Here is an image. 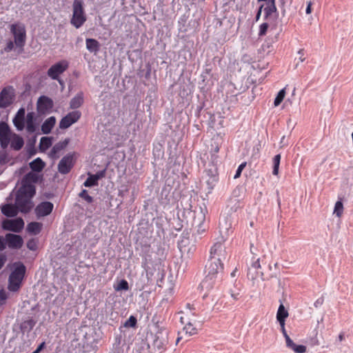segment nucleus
Returning a JSON list of instances; mask_svg holds the SVG:
<instances>
[{"mask_svg": "<svg viewBox=\"0 0 353 353\" xmlns=\"http://www.w3.org/2000/svg\"><path fill=\"white\" fill-rule=\"evenodd\" d=\"M36 192L35 190L30 186L20 187L18 190L15 204L19 210V212L26 214L28 213L33 208L34 204L32 201V197Z\"/></svg>", "mask_w": 353, "mask_h": 353, "instance_id": "nucleus-1", "label": "nucleus"}, {"mask_svg": "<svg viewBox=\"0 0 353 353\" xmlns=\"http://www.w3.org/2000/svg\"><path fill=\"white\" fill-rule=\"evenodd\" d=\"M223 270L222 261L210 259L205 265L206 276L201 283L203 288H211L214 283L216 275Z\"/></svg>", "mask_w": 353, "mask_h": 353, "instance_id": "nucleus-2", "label": "nucleus"}, {"mask_svg": "<svg viewBox=\"0 0 353 353\" xmlns=\"http://www.w3.org/2000/svg\"><path fill=\"white\" fill-rule=\"evenodd\" d=\"M87 17L83 7V0H74L72 3V14L70 23L76 28H81L86 21Z\"/></svg>", "mask_w": 353, "mask_h": 353, "instance_id": "nucleus-3", "label": "nucleus"}, {"mask_svg": "<svg viewBox=\"0 0 353 353\" xmlns=\"http://www.w3.org/2000/svg\"><path fill=\"white\" fill-rule=\"evenodd\" d=\"M25 274V265L22 263L19 264L9 276L8 290L10 291L17 292L20 289Z\"/></svg>", "mask_w": 353, "mask_h": 353, "instance_id": "nucleus-4", "label": "nucleus"}, {"mask_svg": "<svg viewBox=\"0 0 353 353\" xmlns=\"http://www.w3.org/2000/svg\"><path fill=\"white\" fill-rule=\"evenodd\" d=\"M10 32L14 36V43L18 47H23L26 42V32L25 26L21 23H13L10 26Z\"/></svg>", "mask_w": 353, "mask_h": 353, "instance_id": "nucleus-5", "label": "nucleus"}, {"mask_svg": "<svg viewBox=\"0 0 353 353\" xmlns=\"http://www.w3.org/2000/svg\"><path fill=\"white\" fill-rule=\"evenodd\" d=\"M69 68V62L67 60H61L52 65L48 70L47 74L53 80L59 81V76Z\"/></svg>", "mask_w": 353, "mask_h": 353, "instance_id": "nucleus-6", "label": "nucleus"}, {"mask_svg": "<svg viewBox=\"0 0 353 353\" xmlns=\"http://www.w3.org/2000/svg\"><path fill=\"white\" fill-rule=\"evenodd\" d=\"M75 153H69L64 156L58 164V171L62 174H68L75 163Z\"/></svg>", "mask_w": 353, "mask_h": 353, "instance_id": "nucleus-7", "label": "nucleus"}, {"mask_svg": "<svg viewBox=\"0 0 353 353\" xmlns=\"http://www.w3.org/2000/svg\"><path fill=\"white\" fill-rule=\"evenodd\" d=\"M14 97V90L12 86L3 88L0 92V108H6L12 104Z\"/></svg>", "mask_w": 353, "mask_h": 353, "instance_id": "nucleus-8", "label": "nucleus"}, {"mask_svg": "<svg viewBox=\"0 0 353 353\" xmlns=\"http://www.w3.org/2000/svg\"><path fill=\"white\" fill-rule=\"evenodd\" d=\"M24 227V221L21 218L6 219L2 222V228L5 230L20 232Z\"/></svg>", "mask_w": 353, "mask_h": 353, "instance_id": "nucleus-9", "label": "nucleus"}, {"mask_svg": "<svg viewBox=\"0 0 353 353\" xmlns=\"http://www.w3.org/2000/svg\"><path fill=\"white\" fill-rule=\"evenodd\" d=\"M227 257L225 246L222 242L215 243L210 249V259L223 261Z\"/></svg>", "mask_w": 353, "mask_h": 353, "instance_id": "nucleus-10", "label": "nucleus"}, {"mask_svg": "<svg viewBox=\"0 0 353 353\" xmlns=\"http://www.w3.org/2000/svg\"><path fill=\"white\" fill-rule=\"evenodd\" d=\"M81 116V114L78 110L69 112L60 121L59 128L61 129L68 128L73 123H76L80 119Z\"/></svg>", "mask_w": 353, "mask_h": 353, "instance_id": "nucleus-11", "label": "nucleus"}, {"mask_svg": "<svg viewBox=\"0 0 353 353\" xmlns=\"http://www.w3.org/2000/svg\"><path fill=\"white\" fill-rule=\"evenodd\" d=\"M12 134L9 125L5 122L0 123V144L2 148H6Z\"/></svg>", "mask_w": 353, "mask_h": 353, "instance_id": "nucleus-12", "label": "nucleus"}, {"mask_svg": "<svg viewBox=\"0 0 353 353\" xmlns=\"http://www.w3.org/2000/svg\"><path fill=\"white\" fill-rule=\"evenodd\" d=\"M54 205L50 201H43L39 203L34 209L37 218L49 215L53 210Z\"/></svg>", "mask_w": 353, "mask_h": 353, "instance_id": "nucleus-13", "label": "nucleus"}, {"mask_svg": "<svg viewBox=\"0 0 353 353\" xmlns=\"http://www.w3.org/2000/svg\"><path fill=\"white\" fill-rule=\"evenodd\" d=\"M5 241L6 243L11 249H19L23 243V240L20 235L12 233L6 234Z\"/></svg>", "mask_w": 353, "mask_h": 353, "instance_id": "nucleus-14", "label": "nucleus"}, {"mask_svg": "<svg viewBox=\"0 0 353 353\" xmlns=\"http://www.w3.org/2000/svg\"><path fill=\"white\" fill-rule=\"evenodd\" d=\"M180 321L184 325L183 330L186 334L192 336L198 333L199 329L196 327L195 320L192 321L190 317L188 316H181Z\"/></svg>", "mask_w": 353, "mask_h": 353, "instance_id": "nucleus-15", "label": "nucleus"}, {"mask_svg": "<svg viewBox=\"0 0 353 353\" xmlns=\"http://www.w3.org/2000/svg\"><path fill=\"white\" fill-rule=\"evenodd\" d=\"M261 268L260 259L259 258L255 259L254 257H253V261L248 268V277L251 280H255L258 277L262 276L263 274L259 271Z\"/></svg>", "mask_w": 353, "mask_h": 353, "instance_id": "nucleus-16", "label": "nucleus"}, {"mask_svg": "<svg viewBox=\"0 0 353 353\" xmlns=\"http://www.w3.org/2000/svg\"><path fill=\"white\" fill-rule=\"evenodd\" d=\"M39 177L38 175L32 172H30L26 174L22 179L21 186H30L35 190V187L33 183H37L38 181Z\"/></svg>", "mask_w": 353, "mask_h": 353, "instance_id": "nucleus-17", "label": "nucleus"}, {"mask_svg": "<svg viewBox=\"0 0 353 353\" xmlns=\"http://www.w3.org/2000/svg\"><path fill=\"white\" fill-rule=\"evenodd\" d=\"M37 106L39 110L46 111L52 108L53 101L46 96H41L38 99Z\"/></svg>", "mask_w": 353, "mask_h": 353, "instance_id": "nucleus-18", "label": "nucleus"}, {"mask_svg": "<svg viewBox=\"0 0 353 353\" xmlns=\"http://www.w3.org/2000/svg\"><path fill=\"white\" fill-rule=\"evenodd\" d=\"M2 213L8 217H14L17 215L19 212L17 205L14 204H6L1 208Z\"/></svg>", "mask_w": 353, "mask_h": 353, "instance_id": "nucleus-19", "label": "nucleus"}, {"mask_svg": "<svg viewBox=\"0 0 353 353\" xmlns=\"http://www.w3.org/2000/svg\"><path fill=\"white\" fill-rule=\"evenodd\" d=\"M104 176V172H99L95 174H89L86 181L83 183L85 187H92L98 185V181Z\"/></svg>", "mask_w": 353, "mask_h": 353, "instance_id": "nucleus-20", "label": "nucleus"}, {"mask_svg": "<svg viewBox=\"0 0 353 353\" xmlns=\"http://www.w3.org/2000/svg\"><path fill=\"white\" fill-rule=\"evenodd\" d=\"M69 139H65L64 141L59 142L57 144H55L50 151L51 157L57 158V154L67 147V145L69 143Z\"/></svg>", "mask_w": 353, "mask_h": 353, "instance_id": "nucleus-21", "label": "nucleus"}, {"mask_svg": "<svg viewBox=\"0 0 353 353\" xmlns=\"http://www.w3.org/2000/svg\"><path fill=\"white\" fill-rule=\"evenodd\" d=\"M181 312L183 314L182 316H188L190 318V316H198V311L194 303H187L185 305L184 310Z\"/></svg>", "mask_w": 353, "mask_h": 353, "instance_id": "nucleus-22", "label": "nucleus"}, {"mask_svg": "<svg viewBox=\"0 0 353 353\" xmlns=\"http://www.w3.org/2000/svg\"><path fill=\"white\" fill-rule=\"evenodd\" d=\"M10 143L11 145V148L14 150H21L24 144L23 138L14 133L12 134Z\"/></svg>", "mask_w": 353, "mask_h": 353, "instance_id": "nucleus-23", "label": "nucleus"}, {"mask_svg": "<svg viewBox=\"0 0 353 353\" xmlns=\"http://www.w3.org/2000/svg\"><path fill=\"white\" fill-rule=\"evenodd\" d=\"M56 123L54 117L48 118L41 125V130L43 134H49Z\"/></svg>", "mask_w": 353, "mask_h": 353, "instance_id": "nucleus-24", "label": "nucleus"}, {"mask_svg": "<svg viewBox=\"0 0 353 353\" xmlns=\"http://www.w3.org/2000/svg\"><path fill=\"white\" fill-rule=\"evenodd\" d=\"M219 229L221 234L229 236L232 233V223L228 218H225L223 221L219 223Z\"/></svg>", "mask_w": 353, "mask_h": 353, "instance_id": "nucleus-25", "label": "nucleus"}, {"mask_svg": "<svg viewBox=\"0 0 353 353\" xmlns=\"http://www.w3.org/2000/svg\"><path fill=\"white\" fill-rule=\"evenodd\" d=\"M285 342L286 346L296 353H305L306 352V347L305 345L295 344L290 338L287 339Z\"/></svg>", "mask_w": 353, "mask_h": 353, "instance_id": "nucleus-26", "label": "nucleus"}, {"mask_svg": "<svg viewBox=\"0 0 353 353\" xmlns=\"http://www.w3.org/2000/svg\"><path fill=\"white\" fill-rule=\"evenodd\" d=\"M86 48L90 52L97 53L100 49V44L98 41L94 39H86Z\"/></svg>", "mask_w": 353, "mask_h": 353, "instance_id": "nucleus-27", "label": "nucleus"}, {"mask_svg": "<svg viewBox=\"0 0 353 353\" xmlns=\"http://www.w3.org/2000/svg\"><path fill=\"white\" fill-rule=\"evenodd\" d=\"M42 223L39 222H31L27 225V231L32 234L37 235L39 234L42 230Z\"/></svg>", "mask_w": 353, "mask_h": 353, "instance_id": "nucleus-28", "label": "nucleus"}, {"mask_svg": "<svg viewBox=\"0 0 353 353\" xmlns=\"http://www.w3.org/2000/svg\"><path fill=\"white\" fill-rule=\"evenodd\" d=\"M83 103V94L82 92L78 93L73 97L70 102V107L72 109H77L81 106Z\"/></svg>", "mask_w": 353, "mask_h": 353, "instance_id": "nucleus-29", "label": "nucleus"}, {"mask_svg": "<svg viewBox=\"0 0 353 353\" xmlns=\"http://www.w3.org/2000/svg\"><path fill=\"white\" fill-rule=\"evenodd\" d=\"M26 130L28 132L32 133L36 130V126L34 123V114L33 112H28L26 119Z\"/></svg>", "mask_w": 353, "mask_h": 353, "instance_id": "nucleus-30", "label": "nucleus"}, {"mask_svg": "<svg viewBox=\"0 0 353 353\" xmlns=\"http://www.w3.org/2000/svg\"><path fill=\"white\" fill-rule=\"evenodd\" d=\"M289 313L288 310H285L284 305L281 303L276 313V319L279 323L285 322V319L288 317Z\"/></svg>", "mask_w": 353, "mask_h": 353, "instance_id": "nucleus-31", "label": "nucleus"}, {"mask_svg": "<svg viewBox=\"0 0 353 353\" xmlns=\"http://www.w3.org/2000/svg\"><path fill=\"white\" fill-rule=\"evenodd\" d=\"M29 165L34 172H41L45 167V163L39 157L30 162Z\"/></svg>", "mask_w": 353, "mask_h": 353, "instance_id": "nucleus-32", "label": "nucleus"}, {"mask_svg": "<svg viewBox=\"0 0 353 353\" xmlns=\"http://www.w3.org/2000/svg\"><path fill=\"white\" fill-rule=\"evenodd\" d=\"M265 12V18L268 19L272 13L276 11L275 1L270 3H265V7L263 8Z\"/></svg>", "mask_w": 353, "mask_h": 353, "instance_id": "nucleus-33", "label": "nucleus"}, {"mask_svg": "<svg viewBox=\"0 0 353 353\" xmlns=\"http://www.w3.org/2000/svg\"><path fill=\"white\" fill-rule=\"evenodd\" d=\"M281 156L280 154H276L273 158V170L272 174L277 176L279 174V165L281 162Z\"/></svg>", "mask_w": 353, "mask_h": 353, "instance_id": "nucleus-34", "label": "nucleus"}, {"mask_svg": "<svg viewBox=\"0 0 353 353\" xmlns=\"http://www.w3.org/2000/svg\"><path fill=\"white\" fill-rule=\"evenodd\" d=\"M52 145V139L50 137H43L40 140V148L46 150Z\"/></svg>", "mask_w": 353, "mask_h": 353, "instance_id": "nucleus-35", "label": "nucleus"}, {"mask_svg": "<svg viewBox=\"0 0 353 353\" xmlns=\"http://www.w3.org/2000/svg\"><path fill=\"white\" fill-rule=\"evenodd\" d=\"M230 294L231 297L233 299V300L238 301L241 297V289L236 287H234V288H231L230 290Z\"/></svg>", "mask_w": 353, "mask_h": 353, "instance_id": "nucleus-36", "label": "nucleus"}, {"mask_svg": "<svg viewBox=\"0 0 353 353\" xmlns=\"http://www.w3.org/2000/svg\"><path fill=\"white\" fill-rule=\"evenodd\" d=\"M343 212V205L341 201H336L335 203L334 214H335L338 217H341Z\"/></svg>", "mask_w": 353, "mask_h": 353, "instance_id": "nucleus-37", "label": "nucleus"}, {"mask_svg": "<svg viewBox=\"0 0 353 353\" xmlns=\"http://www.w3.org/2000/svg\"><path fill=\"white\" fill-rule=\"evenodd\" d=\"M285 96V89L281 90L279 92V93L277 94V95L274 99V106H278L279 105H280L281 103L283 101Z\"/></svg>", "mask_w": 353, "mask_h": 353, "instance_id": "nucleus-38", "label": "nucleus"}, {"mask_svg": "<svg viewBox=\"0 0 353 353\" xmlns=\"http://www.w3.org/2000/svg\"><path fill=\"white\" fill-rule=\"evenodd\" d=\"M116 291L128 290L129 289V285L126 280H121L117 286H114Z\"/></svg>", "mask_w": 353, "mask_h": 353, "instance_id": "nucleus-39", "label": "nucleus"}, {"mask_svg": "<svg viewBox=\"0 0 353 353\" xmlns=\"http://www.w3.org/2000/svg\"><path fill=\"white\" fill-rule=\"evenodd\" d=\"M13 123L19 130H22L24 128V119L14 117L13 119Z\"/></svg>", "mask_w": 353, "mask_h": 353, "instance_id": "nucleus-40", "label": "nucleus"}, {"mask_svg": "<svg viewBox=\"0 0 353 353\" xmlns=\"http://www.w3.org/2000/svg\"><path fill=\"white\" fill-rule=\"evenodd\" d=\"M79 196L86 201L88 203H90L93 201V198L90 196L88 193V191L86 190H83L79 193Z\"/></svg>", "mask_w": 353, "mask_h": 353, "instance_id": "nucleus-41", "label": "nucleus"}, {"mask_svg": "<svg viewBox=\"0 0 353 353\" xmlns=\"http://www.w3.org/2000/svg\"><path fill=\"white\" fill-rule=\"evenodd\" d=\"M268 28L269 25L268 23H263L262 24H261V26H259V36H265L267 33Z\"/></svg>", "mask_w": 353, "mask_h": 353, "instance_id": "nucleus-42", "label": "nucleus"}, {"mask_svg": "<svg viewBox=\"0 0 353 353\" xmlns=\"http://www.w3.org/2000/svg\"><path fill=\"white\" fill-rule=\"evenodd\" d=\"M137 323V319L134 316H130L128 321L125 323V326L133 327H135Z\"/></svg>", "mask_w": 353, "mask_h": 353, "instance_id": "nucleus-43", "label": "nucleus"}, {"mask_svg": "<svg viewBox=\"0 0 353 353\" xmlns=\"http://www.w3.org/2000/svg\"><path fill=\"white\" fill-rule=\"evenodd\" d=\"M246 165V163L244 162V163H242L241 164H240L236 171V174L234 176V179H238L239 177H240L241 174V172L243 171V170L245 168Z\"/></svg>", "mask_w": 353, "mask_h": 353, "instance_id": "nucleus-44", "label": "nucleus"}, {"mask_svg": "<svg viewBox=\"0 0 353 353\" xmlns=\"http://www.w3.org/2000/svg\"><path fill=\"white\" fill-rule=\"evenodd\" d=\"M27 247L30 250H35L37 248V243L34 239H30L27 242Z\"/></svg>", "mask_w": 353, "mask_h": 353, "instance_id": "nucleus-45", "label": "nucleus"}, {"mask_svg": "<svg viewBox=\"0 0 353 353\" xmlns=\"http://www.w3.org/2000/svg\"><path fill=\"white\" fill-rule=\"evenodd\" d=\"M14 41H12V40H8L6 43V46L3 48V50L6 52H10L14 48Z\"/></svg>", "mask_w": 353, "mask_h": 353, "instance_id": "nucleus-46", "label": "nucleus"}, {"mask_svg": "<svg viewBox=\"0 0 353 353\" xmlns=\"http://www.w3.org/2000/svg\"><path fill=\"white\" fill-rule=\"evenodd\" d=\"M280 327H281V331L285 337V341H287V339L290 338L289 335L287 334V332L285 330V322L279 323Z\"/></svg>", "mask_w": 353, "mask_h": 353, "instance_id": "nucleus-47", "label": "nucleus"}, {"mask_svg": "<svg viewBox=\"0 0 353 353\" xmlns=\"http://www.w3.org/2000/svg\"><path fill=\"white\" fill-rule=\"evenodd\" d=\"M15 117H19L20 119H24V117H25V109L24 108H20L18 110V112H17V113Z\"/></svg>", "mask_w": 353, "mask_h": 353, "instance_id": "nucleus-48", "label": "nucleus"}, {"mask_svg": "<svg viewBox=\"0 0 353 353\" xmlns=\"http://www.w3.org/2000/svg\"><path fill=\"white\" fill-rule=\"evenodd\" d=\"M7 299L6 292L3 290L0 291V304L4 303Z\"/></svg>", "mask_w": 353, "mask_h": 353, "instance_id": "nucleus-49", "label": "nucleus"}, {"mask_svg": "<svg viewBox=\"0 0 353 353\" xmlns=\"http://www.w3.org/2000/svg\"><path fill=\"white\" fill-rule=\"evenodd\" d=\"M298 54L299 55V59L300 62H303L305 60L304 50L301 49L298 51Z\"/></svg>", "mask_w": 353, "mask_h": 353, "instance_id": "nucleus-50", "label": "nucleus"}, {"mask_svg": "<svg viewBox=\"0 0 353 353\" xmlns=\"http://www.w3.org/2000/svg\"><path fill=\"white\" fill-rule=\"evenodd\" d=\"M6 248V243L3 236H0V251H3Z\"/></svg>", "mask_w": 353, "mask_h": 353, "instance_id": "nucleus-51", "label": "nucleus"}, {"mask_svg": "<svg viewBox=\"0 0 353 353\" xmlns=\"http://www.w3.org/2000/svg\"><path fill=\"white\" fill-rule=\"evenodd\" d=\"M46 343L45 342H42L37 348L32 353H39L45 347Z\"/></svg>", "mask_w": 353, "mask_h": 353, "instance_id": "nucleus-52", "label": "nucleus"}, {"mask_svg": "<svg viewBox=\"0 0 353 353\" xmlns=\"http://www.w3.org/2000/svg\"><path fill=\"white\" fill-rule=\"evenodd\" d=\"M264 7V5H261L259 8V10L256 13V21H258L259 19H260V17H261V11H262V9Z\"/></svg>", "mask_w": 353, "mask_h": 353, "instance_id": "nucleus-53", "label": "nucleus"}, {"mask_svg": "<svg viewBox=\"0 0 353 353\" xmlns=\"http://www.w3.org/2000/svg\"><path fill=\"white\" fill-rule=\"evenodd\" d=\"M306 14H310L312 12V2H307V8L305 10Z\"/></svg>", "mask_w": 353, "mask_h": 353, "instance_id": "nucleus-54", "label": "nucleus"}, {"mask_svg": "<svg viewBox=\"0 0 353 353\" xmlns=\"http://www.w3.org/2000/svg\"><path fill=\"white\" fill-rule=\"evenodd\" d=\"M5 263V259L3 256L0 255V269L3 266Z\"/></svg>", "mask_w": 353, "mask_h": 353, "instance_id": "nucleus-55", "label": "nucleus"}, {"mask_svg": "<svg viewBox=\"0 0 353 353\" xmlns=\"http://www.w3.org/2000/svg\"><path fill=\"white\" fill-rule=\"evenodd\" d=\"M155 343H156V345H157V346L158 347H163V346L166 343V342H165V343H164V342H160V343H159H159H158V339H157L155 340Z\"/></svg>", "mask_w": 353, "mask_h": 353, "instance_id": "nucleus-56", "label": "nucleus"}, {"mask_svg": "<svg viewBox=\"0 0 353 353\" xmlns=\"http://www.w3.org/2000/svg\"><path fill=\"white\" fill-rule=\"evenodd\" d=\"M259 1H265L266 3H270L272 2V0H258ZM273 1H275V0H273Z\"/></svg>", "mask_w": 353, "mask_h": 353, "instance_id": "nucleus-57", "label": "nucleus"}, {"mask_svg": "<svg viewBox=\"0 0 353 353\" xmlns=\"http://www.w3.org/2000/svg\"><path fill=\"white\" fill-rule=\"evenodd\" d=\"M219 147L218 145H216L215 148H214V152L215 153H217V152H219Z\"/></svg>", "mask_w": 353, "mask_h": 353, "instance_id": "nucleus-58", "label": "nucleus"}, {"mask_svg": "<svg viewBox=\"0 0 353 353\" xmlns=\"http://www.w3.org/2000/svg\"><path fill=\"white\" fill-rule=\"evenodd\" d=\"M339 338H340L341 340H342V338H343L342 335H340Z\"/></svg>", "mask_w": 353, "mask_h": 353, "instance_id": "nucleus-59", "label": "nucleus"}]
</instances>
